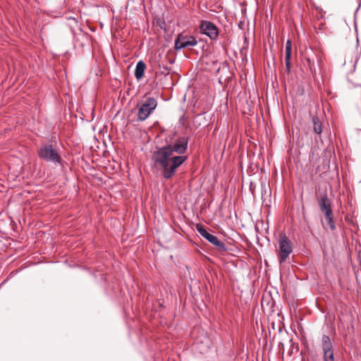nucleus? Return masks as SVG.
Segmentation results:
<instances>
[{
  "label": "nucleus",
  "instance_id": "9b49d317",
  "mask_svg": "<svg viewBox=\"0 0 361 361\" xmlns=\"http://www.w3.org/2000/svg\"><path fill=\"white\" fill-rule=\"evenodd\" d=\"M146 69V64L142 60L139 61L135 66V77L137 80H140L145 74Z\"/></svg>",
  "mask_w": 361,
  "mask_h": 361
},
{
  "label": "nucleus",
  "instance_id": "412c9836",
  "mask_svg": "<svg viewBox=\"0 0 361 361\" xmlns=\"http://www.w3.org/2000/svg\"><path fill=\"white\" fill-rule=\"evenodd\" d=\"M286 47H292L291 41L290 39H288L286 43Z\"/></svg>",
  "mask_w": 361,
  "mask_h": 361
},
{
  "label": "nucleus",
  "instance_id": "5701e85b",
  "mask_svg": "<svg viewBox=\"0 0 361 361\" xmlns=\"http://www.w3.org/2000/svg\"><path fill=\"white\" fill-rule=\"evenodd\" d=\"M317 66L319 67V63H321V59H317Z\"/></svg>",
  "mask_w": 361,
  "mask_h": 361
},
{
  "label": "nucleus",
  "instance_id": "f8f14e48",
  "mask_svg": "<svg viewBox=\"0 0 361 361\" xmlns=\"http://www.w3.org/2000/svg\"><path fill=\"white\" fill-rule=\"evenodd\" d=\"M322 350L323 351L334 349L333 348V345H332V343H331V340L329 336L325 335V334H324L322 336Z\"/></svg>",
  "mask_w": 361,
  "mask_h": 361
},
{
  "label": "nucleus",
  "instance_id": "6e6552de",
  "mask_svg": "<svg viewBox=\"0 0 361 361\" xmlns=\"http://www.w3.org/2000/svg\"><path fill=\"white\" fill-rule=\"evenodd\" d=\"M197 44V41L195 37L179 34L175 40L174 48L176 50H180L188 47H194Z\"/></svg>",
  "mask_w": 361,
  "mask_h": 361
},
{
  "label": "nucleus",
  "instance_id": "7ed1b4c3",
  "mask_svg": "<svg viewBox=\"0 0 361 361\" xmlns=\"http://www.w3.org/2000/svg\"><path fill=\"white\" fill-rule=\"evenodd\" d=\"M188 136H178L176 138H171V142L166 140V146L171 149L173 153L177 154V156H184L188 148Z\"/></svg>",
  "mask_w": 361,
  "mask_h": 361
},
{
  "label": "nucleus",
  "instance_id": "0eeeda50",
  "mask_svg": "<svg viewBox=\"0 0 361 361\" xmlns=\"http://www.w3.org/2000/svg\"><path fill=\"white\" fill-rule=\"evenodd\" d=\"M200 32L206 35L212 41H216L219 35V30L217 26L209 20H201L199 25Z\"/></svg>",
  "mask_w": 361,
  "mask_h": 361
},
{
  "label": "nucleus",
  "instance_id": "ddd939ff",
  "mask_svg": "<svg viewBox=\"0 0 361 361\" xmlns=\"http://www.w3.org/2000/svg\"><path fill=\"white\" fill-rule=\"evenodd\" d=\"M324 361H335L334 349L323 351Z\"/></svg>",
  "mask_w": 361,
  "mask_h": 361
},
{
  "label": "nucleus",
  "instance_id": "dca6fc26",
  "mask_svg": "<svg viewBox=\"0 0 361 361\" xmlns=\"http://www.w3.org/2000/svg\"><path fill=\"white\" fill-rule=\"evenodd\" d=\"M159 69L161 74L167 75L170 73L171 68L166 65H159Z\"/></svg>",
  "mask_w": 361,
  "mask_h": 361
},
{
  "label": "nucleus",
  "instance_id": "423d86ee",
  "mask_svg": "<svg viewBox=\"0 0 361 361\" xmlns=\"http://www.w3.org/2000/svg\"><path fill=\"white\" fill-rule=\"evenodd\" d=\"M293 252V243L285 233L281 234L279 238V252L278 259L280 264L286 262L288 255Z\"/></svg>",
  "mask_w": 361,
  "mask_h": 361
},
{
  "label": "nucleus",
  "instance_id": "f03ea898",
  "mask_svg": "<svg viewBox=\"0 0 361 361\" xmlns=\"http://www.w3.org/2000/svg\"><path fill=\"white\" fill-rule=\"evenodd\" d=\"M39 159L54 164H61V157L57 150L51 144H47L42 146L37 152Z\"/></svg>",
  "mask_w": 361,
  "mask_h": 361
},
{
  "label": "nucleus",
  "instance_id": "a211bd4d",
  "mask_svg": "<svg viewBox=\"0 0 361 361\" xmlns=\"http://www.w3.org/2000/svg\"><path fill=\"white\" fill-rule=\"evenodd\" d=\"M261 189H262V198L264 197V196L267 194V186H266V184L265 183H262L261 184Z\"/></svg>",
  "mask_w": 361,
  "mask_h": 361
},
{
  "label": "nucleus",
  "instance_id": "39448f33",
  "mask_svg": "<svg viewBox=\"0 0 361 361\" xmlns=\"http://www.w3.org/2000/svg\"><path fill=\"white\" fill-rule=\"evenodd\" d=\"M157 106V101L154 97H147L142 104L138 107V121H144Z\"/></svg>",
  "mask_w": 361,
  "mask_h": 361
},
{
  "label": "nucleus",
  "instance_id": "9d476101",
  "mask_svg": "<svg viewBox=\"0 0 361 361\" xmlns=\"http://www.w3.org/2000/svg\"><path fill=\"white\" fill-rule=\"evenodd\" d=\"M313 130L315 133L314 140L316 142H322L321 134L322 133V123L317 116H312Z\"/></svg>",
  "mask_w": 361,
  "mask_h": 361
},
{
  "label": "nucleus",
  "instance_id": "aec40b11",
  "mask_svg": "<svg viewBox=\"0 0 361 361\" xmlns=\"http://www.w3.org/2000/svg\"><path fill=\"white\" fill-rule=\"evenodd\" d=\"M256 188V185L254 184L252 182H250V190L252 195L253 197H255V190Z\"/></svg>",
  "mask_w": 361,
  "mask_h": 361
},
{
  "label": "nucleus",
  "instance_id": "4468645a",
  "mask_svg": "<svg viewBox=\"0 0 361 361\" xmlns=\"http://www.w3.org/2000/svg\"><path fill=\"white\" fill-rule=\"evenodd\" d=\"M307 66L310 68L312 74L313 75L314 77H315V75H317V68L314 60H312L310 58H308L307 59Z\"/></svg>",
  "mask_w": 361,
  "mask_h": 361
},
{
  "label": "nucleus",
  "instance_id": "1a4fd4ad",
  "mask_svg": "<svg viewBox=\"0 0 361 361\" xmlns=\"http://www.w3.org/2000/svg\"><path fill=\"white\" fill-rule=\"evenodd\" d=\"M319 206L321 212L324 215H329V214L332 213L331 201L328 198L326 192H324L320 197L318 198Z\"/></svg>",
  "mask_w": 361,
  "mask_h": 361
},
{
  "label": "nucleus",
  "instance_id": "393cba45",
  "mask_svg": "<svg viewBox=\"0 0 361 361\" xmlns=\"http://www.w3.org/2000/svg\"><path fill=\"white\" fill-rule=\"evenodd\" d=\"M360 7V5H359V6L357 8L355 13H357V11L359 10Z\"/></svg>",
  "mask_w": 361,
  "mask_h": 361
},
{
  "label": "nucleus",
  "instance_id": "b1692460",
  "mask_svg": "<svg viewBox=\"0 0 361 361\" xmlns=\"http://www.w3.org/2000/svg\"><path fill=\"white\" fill-rule=\"evenodd\" d=\"M353 85L354 87H361V85H359V84L353 83Z\"/></svg>",
  "mask_w": 361,
  "mask_h": 361
},
{
  "label": "nucleus",
  "instance_id": "f3484780",
  "mask_svg": "<svg viewBox=\"0 0 361 361\" xmlns=\"http://www.w3.org/2000/svg\"><path fill=\"white\" fill-rule=\"evenodd\" d=\"M290 58L291 57H285L286 71L288 74H290L291 71Z\"/></svg>",
  "mask_w": 361,
  "mask_h": 361
},
{
  "label": "nucleus",
  "instance_id": "6ab92c4d",
  "mask_svg": "<svg viewBox=\"0 0 361 361\" xmlns=\"http://www.w3.org/2000/svg\"><path fill=\"white\" fill-rule=\"evenodd\" d=\"M292 54V47H286V56L285 57H291Z\"/></svg>",
  "mask_w": 361,
  "mask_h": 361
},
{
  "label": "nucleus",
  "instance_id": "2eb2a0df",
  "mask_svg": "<svg viewBox=\"0 0 361 361\" xmlns=\"http://www.w3.org/2000/svg\"><path fill=\"white\" fill-rule=\"evenodd\" d=\"M326 220L328 222V224L329 225V227L331 230L334 231L336 230V225L334 221V214L333 212L329 214V215L326 214L324 215Z\"/></svg>",
  "mask_w": 361,
  "mask_h": 361
},
{
  "label": "nucleus",
  "instance_id": "f257e3e1",
  "mask_svg": "<svg viewBox=\"0 0 361 361\" xmlns=\"http://www.w3.org/2000/svg\"><path fill=\"white\" fill-rule=\"evenodd\" d=\"M188 159V156H175L166 145L156 147L152 152V161L165 180L171 179L177 169Z\"/></svg>",
  "mask_w": 361,
  "mask_h": 361
},
{
  "label": "nucleus",
  "instance_id": "20e7f679",
  "mask_svg": "<svg viewBox=\"0 0 361 361\" xmlns=\"http://www.w3.org/2000/svg\"><path fill=\"white\" fill-rule=\"evenodd\" d=\"M196 228L201 236L215 246L219 252L224 253L228 250L225 243L219 240L216 235L209 233L204 226L197 224Z\"/></svg>",
  "mask_w": 361,
  "mask_h": 361
},
{
  "label": "nucleus",
  "instance_id": "4be33fe9",
  "mask_svg": "<svg viewBox=\"0 0 361 361\" xmlns=\"http://www.w3.org/2000/svg\"><path fill=\"white\" fill-rule=\"evenodd\" d=\"M183 118H184V116L183 115L180 119H179V123L180 124H183Z\"/></svg>",
  "mask_w": 361,
  "mask_h": 361
}]
</instances>
